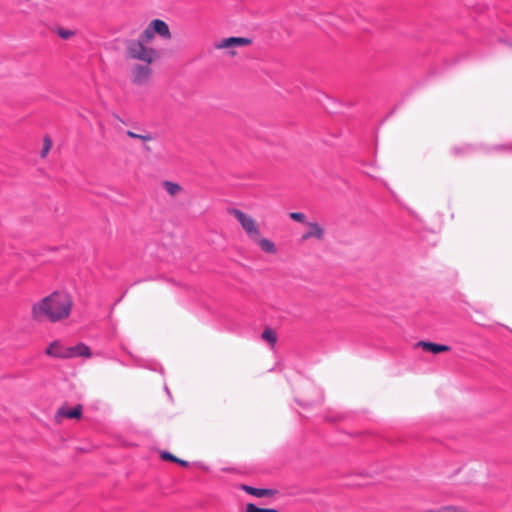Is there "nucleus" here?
Listing matches in <instances>:
<instances>
[{
    "mask_svg": "<svg viewBox=\"0 0 512 512\" xmlns=\"http://www.w3.org/2000/svg\"><path fill=\"white\" fill-rule=\"evenodd\" d=\"M73 307L71 296L63 291H55L42 298L31 309V316L37 322H60L69 317Z\"/></svg>",
    "mask_w": 512,
    "mask_h": 512,
    "instance_id": "nucleus-1",
    "label": "nucleus"
},
{
    "mask_svg": "<svg viewBox=\"0 0 512 512\" xmlns=\"http://www.w3.org/2000/svg\"><path fill=\"white\" fill-rule=\"evenodd\" d=\"M151 43L143 37V33L137 39H130L125 42L126 53L129 58L139 60L145 64H151L158 58V52L147 44Z\"/></svg>",
    "mask_w": 512,
    "mask_h": 512,
    "instance_id": "nucleus-2",
    "label": "nucleus"
},
{
    "mask_svg": "<svg viewBox=\"0 0 512 512\" xmlns=\"http://www.w3.org/2000/svg\"><path fill=\"white\" fill-rule=\"evenodd\" d=\"M229 213L237 219L242 229L245 231V233L251 240L253 238H258V236L261 235L256 220L252 218L250 215L236 208L230 209Z\"/></svg>",
    "mask_w": 512,
    "mask_h": 512,
    "instance_id": "nucleus-3",
    "label": "nucleus"
},
{
    "mask_svg": "<svg viewBox=\"0 0 512 512\" xmlns=\"http://www.w3.org/2000/svg\"><path fill=\"white\" fill-rule=\"evenodd\" d=\"M142 33L144 39L150 40L151 42L155 35H158L165 40H169L171 38L170 29L167 23L160 19L152 20Z\"/></svg>",
    "mask_w": 512,
    "mask_h": 512,
    "instance_id": "nucleus-4",
    "label": "nucleus"
},
{
    "mask_svg": "<svg viewBox=\"0 0 512 512\" xmlns=\"http://www.w3.org/2000/svg\"><path fill=\"white\" fill-rule=\"evenodd\" d=\"M149 65L150 64H137L132 68L131 81L133 84L140 86L148 84L152 75V70Z\"/></svg>",
    "mask_w": 512,
    "mask_h": 512,
    "instance_id": "nucleus-5",
    "label": "nucleus"
},
{
    "mask_svg": "<svg viewBox=\"0 0 512 512\" xmlns=\"http://www.w3.org/2000/svg\"><path fill=\"white\" fill-rule=\"evenodd\" d=\"M252 43L250 38L246 37H228L224 38L220 41H217L214 44L216 49H233L237 47L248 46Z\"/></svg>",
    "mask_w": 512,
    "mask_h": 512,
    "instance_id": "nucleus-6",
    "label": "nucleus"
},
{
    "mask_svg": "<svg viewBox=\"0 0 512 512\" xmlns=\"http://www.w3.org/2000/svg\"><path fill=\"white\" fill-rule=\"evenodd\" d=\"M45 353L50 357L69 359L68 347H65L58 340L51 342L46 348Z\"/></svg>",
    "mask_w": 512,
    "mask_h": 512,
    "instance_id": "nucleus-7",
    "label": "nucleus"
},
{
    "mask_svg": "<svg viewBox=\"0 0 512 512\" xmlns=\"http://www.w3.org/2000/svg\"><path fill=\"white\" fill-rule=\"evenodd\" d=\"M306 225L308 230L302 235V241H307L312 238L322 240L324 238V229L317 222H308Z\"/></svg>",
    "mask_w": 512,
    "mask_h": 512,
    "instance_id": "nucleus-8",
    "label": "nucleus"
},
{
    "mask_svg": "<svg viewBox=\"0 0 512 512\" xmlns=\"http://www.w3.org/2000/svg\"><path fill=\"white\" fill-rule=\"evenodd\" d=\"M418 347H421L424 351L431 352L433 354H438L441 352H446L450 350V347L447 345L432 343V342H425L420 341L417 343Z\"/></svg>",
    "mask_w": 512,
    "mask_h": 512,
    "instance_id": "nucleus-9",
    "label": "nucleus"
},
{
    "mask_svg": "<svg viewBox=\"0 0 512 512\" xmlns=\"http://www.w3.org/2000/svg\"><path fill=\"white\" fill-rule=\"evenodd\" d=\"M82 415V406L77 405L74 408H69L67 406L61 407L57 412V417H63V418H80Z\"/></svg>",
    "mask_w": 512,
    "mask_h": 512,
    "instance_id": "nucleus-10",
    "label": "nucleus"
},
{
    "mask_svg": "<svg viewBox=\"0 0 512 512\" xmlns=\"http://www.w3.org/2000/svg\"><path fill=\"white\" fill-rule=\"evenodd\" d=\"M69 359L74 357H90V348L84 343H78L75 346L68 347Z\"/></svg>",
    "mask_w": 512,
    "mask_h": 512,
    "instance_id": "nucleus-11",
    "label": "nucleus"
},
{
    "mask_svg": "<svg viewBox=\"0 0 512 512\" xmlns=\"http://www.w3.org/2000/svg\"><path fill=\"white\" fill-rule=\"evenodd\" d=\"M252 241H254L261 250L266 253L275 254L277 252L275 244L267 238H262L261 235L258 236V238H253Z\"/></svg>",
    "mask_w": 512,
    "mask_h": 512,
    "instance_id": "nucleus-12",
    "label": "nucleus"
},
{
    "mask_svg": "<svg viewBox=\"0 0 512 512\" xmlns=\"http://www.w3.org/2000/svg\"><path fill=\"white\" fill-rule=\"evenodd\" d=\"M243 490L258 498L271 497L274 495V491L271 489L254 488L247 485L243 486Z\"/></svg>",
    "mask_w": 512,
    "mask_h": 512,
    "instance_id": "nucleus-13",
    "label": "nucleus"
},
{
    "mask_svg": "<svg viewBox=\"0 0 512 512\" xmlns=\"http://www.w3.org/2000/svg\"><path fill=\"white\" fill-rule=\"evenodd\" d=\"M262 339L267 341L269 344H271L272 346H274V344L276 343L277 341V335L275 333L274 330H272L271 328H266L263 332H262V335H261Z\"/></svg>",
    "mask_w": 512,
    "mask_h": 512,
    "instance_id": "nucleus-14",
    "label": "nucleus"
},
{
    "mask_svg": "<svg viewBox=\"0 0 512 512\" xmlns=\"http://www.w3.org/2000/svg\"><path fill=\"white\" fill-rule=\"evenodd\" d=\"M163 187L167 191L168 194L171 196L176 195L178 192L181 191V186L177 183L171 182V181H164Z\"/></svg>",
    "mask_w": 512,
    "mask_h": 512,
    "instance_id": "nucleus-15",
    "label": "nucleus"
},
{
    "mask_svg": "<svg viewBox=\"0 0 512 512\" xmlns=\"http://www.w3.org/2000/svg\"><path fill=\"white\" fill-rule=\"evenodd\" d=\"M245 512H280L277 509L273 508H259L253 503H249L246 505Z\"/></svg>",
    "mask_w": 512,
    "mask_h": 512,
    "instance_id": "nucleus-16",
    "label": "nucleus"
},
{
    "mask_svg": "<svg viewBox=\"0 0 512 512\" xmlns=\"http://www.w3.org/2000/svg\"><path fill=\"white\" fill-rule=\"evenodd\" d=\"M127 136L130 137V138H133V139H139V140H142V141H151L154 139V137L147 133V134H137V133H134L133 131H130L128 130L126 132Z\"/></svg>",
    "mask_w": 512,
    "mask_h": 512,
    "instance_id": "nucleus-17",
    "label": "nucleus"
},
{
    "mask_svg": "<svg viewBox=\"0 0 512 512\" xmlns=\"http://www.w3.org/2000/svg\"><path fill=\"white\" fill-rule=\"evenodd\" d=\"M289 217H290L292 220L297 221V222H300V223H304V224L308 223V222L306 221V216H305V214H304V213H301V212H291V213L289 214Z\"/></svg>",
    "mask_w": 512,
    "mask_h": 512,
    "instance_id": "nucleus-18",
    "label": "nucleus"
},
{
    "mask_svg": "<svg viewBox=\"0 0 512 512\" xmlns=\"http://www.w3.org/2000/svg\"><path fill=\"white\" fill-rule=\"evenodd\" d=\"M57 34L63 39H69L75 35V32L67 29H58Z\"/></svg>",
    "mask_w": 512,
    "mask_h": 512,
    "instance_id": "nucleus-19",
    "label": "nucleus"
},
{
    "mask_svg": "<svg viewBox=\"0 0 512 512\" xmlns=\"http://www.w3.org/2000/svg\"><path fill=\"white\" fill-rule=\"evenodd\" d=\"M52 147V141L50 138L48 137H45L44 138V145H43V149L41 151V156L42 157H45L47 155V153L49 152V150L51 149Z\"/></svg>",
    "mask_w": 512,
    "mask_h": 512,
    "instance_id": "nucleus-20",
    "label": "nucleus"
},
{
    "mask_svg": "<svg viewBox=\"0 0 512 512\" xmlns=\"http://www.w3.org/2000/svg\"><path fill=\"white\" fill-rule=\"evenodd\" d=\"M161 458L163 460H168V461H172V462L178 461L177 457H175L174 455H172L171 453L166 452V451L161 453Z\"/></svg>",
    "mask_w": 512,
    "mask_h": 512,
    "instance_id": "nucleus-21",
    "label": "nucleus"
},
{
    "mask_svg": "<svg viewBox=\"0 0 512 512\" xmlns=\"http://www.w3.org/2000/svg\"><path fill=\"white\" fill-rule=\"evenodd\" d=\"M469 149H470V147H469V146H465V147H463V148L455 147V148H453V152H454V154L459 155V154H460V153H462L463 151H467V150H469Z\"/></svg>",
    "mask_w": 512,
    "mask_h": 512,
    "instance_id": "nucleus-22",
    "label": "nucleus"
},
{
    "mask_svg": "<svg viewBox=\"0 0 512 512\" xmlns=\"http://www.w3.org/2000/svg\"><path fill=\"white\" fill-rule=\"evenodd\" d=\"M176 463L180 464L181 466L183 467H187L188 466V462L185 461V460H181L178 458V461H175Z\"/></svg>",
    "mask_w": 512,
    "mask_h": 512,
    "instance_id": "nucleus-23",
    "label": "nucleus"
}]
</instances>
